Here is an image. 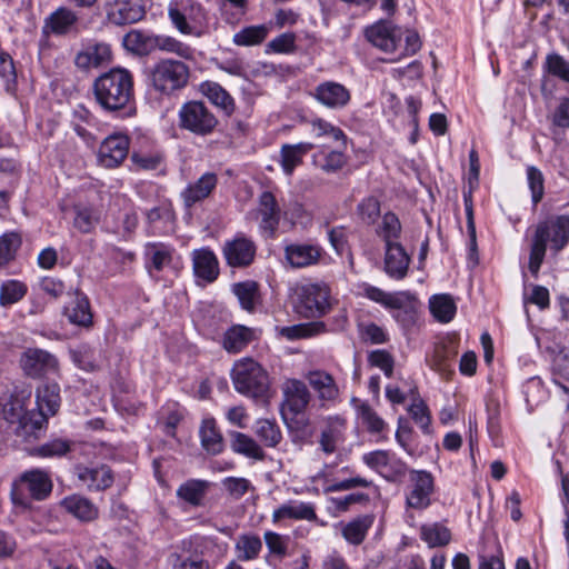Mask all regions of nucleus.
I'll return each instance as SVG.
<instances>
[{"mask_svg": "<svg viewBox=\"0 0 569 569\" xmlns=\"http://www.w3.org/2000/svg\"><path fill=\"white\" fill-rule=\"evenodd\" d=\"M61 507L82 522H90L98 518V507L88 498L80 495H71L62 499Z\"/></svg>", "mask_w": 569, "mask_h": 569, "instance_id": "24", "label": "nucleus"}, {"mask_svg": "<svg viewBox=\"0 0 569 569\" xmlns=\"http://www.w3.org/2000/svg\"><path fill=\"white\" fill-rule=\"evenodd\" d=\"M73 362L84 371L100 369V355L88 346H81L71 352Z\"/></svg>", "mask_w": 569, "mask_h": 569, "instance_id": "44", "label": "nucleus"}, {"mask_svg": "<svg viewBox=\"0 0 569 569\" xmlns=\"http://www.w3.org/2000/svg\"><path fill=\"white\" fill-rule=\"evenodd\" d=\"M322 249L315 244H289L284 248L287 261L293 268H306L318 263Z\"/></svg>", "mask_w": 569, "mask_h": 569, "instance_id": "21", "label": "nucleus"}, {"mask_svg": "<svg viewBox=\"0 0 569 569\" xmlns=\"http://www.w3.org/2000/svg\"><path fill=\"white\" fill-rule=\"evenodd\" d=\"M401 233V223L398 217L392 212H387L382 217L381 223L377 228V234L389 244H398L397 241Z\"/></svg>", "mask_w": 569, "mask_h": 569, "instance_id": "41", "label": "nucleus"}, {"mask_svg": "<svg viewBox=\"0 0 569 569\" xmlns=\"http://www.w3.org/2000/svg\"><path fill=\"white\" fill-rule=\"evenodd\" d=\"M222 486L228 495L236 500L243 497L251 488V483L248 479L238 477H228L223 479Z\"/></svg>", "mask_w": 569, "mask_h": 569, "instance_id": "58", "label": "nucleus"}, {"mask_svg": "<svg viewBox=\"0 0 569 569\" xmlns=\"http://www.w3.org/2000/svg\"><path fill=\"white\" fill-rule=\"evenodd\" d=\"M256 339H258L256 329L236 325L224 333L223 347L228 352L238 353Z\"/></svg>", "mask_w": 569, "mask_h": 569, "instance_id": "28", "label": "nucleus"}, {"mask_svg": "<svg viewBox=\"0 0 569 569\" xmlns=\"http://www.w3.org/2000/svg\"><path fill=\"white\" fill-rule=\"evenodd\" d=\"M256 435L268 447H276L282 438L277 423L269 419H260L256 422Z\"/></svg>", "mask_w": 569, "mask_h": 569, "instance_id": "49", "label": "nucleus"}, {"mask_svg": "<svg viewBox=\"0 0 569 569\" xmlns=\"http://www.w3.org/2000/svg\"><path fill=\"white\" fill-rule=\"evenodd\" d=\"M261 549V539L254 535H242L236 542L238 559L242 561L256 559L259 556Z\"/></svg>", "mask_w": 569, "mask_h": 569, "instance_id": "43", "label": "nucleus"}, {"mask_svg": "<svg viewBox=\"0 0 569 569\" xmlns=\"http://www.w3.org/2000/svg\"><path fill=\"white\" fill-rule=\"evenodd\" d=\"M569 241V216L550 217L537 224L530 247L529 270L536 277L546 256L547 244L558 253Z\"/></svg>", "mask_w": 569, "mask_h": 569, "instance_id": "2", "label": "nucleus"}, {"mask_svg": "<svg viewBox=\"0 0 569 569\" xmlns=\"http://www.w3.org/2000/svg\"><path fill=\"white\" fill-rule=\"evenodd\" d=\"M130 139L123 133H112L104 138L97 152V162L106 169H114L127 159Z\"/></svg>", "mask_w": 569, "mask_h": 569, "instance_id": "10", "label": "nucleus"}, {"mask_svg": "<svg viewBox=\"0 0 569 569\" xmlns=\"http://www.w3.org/2000/svg\"><path fill=\"white\" fill-rule=\"evenodd\" d=\"M365 34L369 42L386 52L396 51L401 40L400 30L386 20H379L366 28Z\"/></svg>", "mask_w": 569, "mask_h": 569, "instance_id": "15", "label": "nucleus"}, {"mask_svg": "<svg viewBox=\"0 0 569 569\" xmlns=\"http://www.w3.org/2000/svg\"><path fill=\"white\" fill-rule=\"evenodd\" d=\"M370 366L377 367L383 371V373L390 378L393 372V358L386 350H373L368 356Z\"/></svg>", "mask_w": 569, "mask_h": 569, "instance_id": "59", "label": "nucleus"}, {"mask_svg": "<svg viewBox=\"0 0 569 569\" xmlns=\"http://www.w3.org/2000/svg\"><path fill=\"white\" fill-rule=\"evenodd\" d=\"M200 438L202 448L211 453H220L223 449V440L217 428L216 421L211 418L204 419L200 427Z\"/></svg>", "mask_w": 569, "mask_h": 569, "instance_id": "34", "label": "nucleus"}, {"mask_svg": "<svg viewBox=\"0 0 569 569\" xmlns=\"http://www.w3.org/2000/svg\"><path fill=\"white\" fill-rule=\"evenodd\" d=\"M97 218L89 209H81L77 211L73 226L81 232L88 233L92 231L97 224Z\"/></svg>", "mask_w": 569, "mask_h": 569, "instance_id": "64", "label": "nucleus"}, {"mask_svg": "<svg viewBox=\"0 0 569 569\" xmlns=\"http://www.w3.org/2000/svg\"><path fill=\"white\" fill-rule=\"evenodd\" d=\"M358 411L369 432L380 433L385 430V420L368 403L360 405Z\"/></svg>", "mask_w": 569, "mask_h": 569, "instance_id": "55", "label": "nucleus"}, {"mask_svg": "<svg viewBox=\"0 0 569 569\" xmlns=\"http://www.w3.org/2000/svg\"><path fill=\"white\" fill-rule=\"evenodd\" d=\"M218 176L214 172H206L198 180L190 183L182 192L181 198L187 208L207 199L216 189Z\"/></svg>", "mask_w": 569, "mask_h": 569, "instance_id": "18", "label": "nucleus"}, {"mask_svg": "<svg viewBox=\"0 0 569 569\" xmlns=\"http://www.w3.org/2000/svg\"><path fill=\"white\" fill-rule=\"evenodd\" d=\"M230 436L231 448L234 452L256 460H262L264 458L263 450L251 437L241 432H232Z\"/></svg>", "mask_w": 569, "mask_h": 569, "instance_id": "36", "label": "nucleus"}, {"mask_svg": "<svg viewBox=\"0 0 569 569\" xmlns=\"http://www.w3.org/2000/svg\"><path fill=\"white\" fill-rule=\"evenodd\" d=\"M283 519L313 521L317 519V513L311 503L290 501L281 505L272 512L274 523Z\"/></svg>", "mask_w": 569, "mask_h": 569, "instance_id": "29", "label": "nucleus"}, {"mask_svg": "<svg viewBox=\"0 0 569 569\" xmlns=\"http://www.w3.org/2000/svg\"><path fill=\"white\" fill-rule=\"evenodd\" d=\"M360 332L365 341L373 345L385 343L388 340L385 330L373 322L361 326Z\"/></svg>", "mask_w": 569, "mask_h": 569, "instance_id": "63", "label": "nucleus"}, {"mask_svg": "<svg viewBox=\"0 0 569 569\" xmlns=\"http://www.w3.org/2000/svg\"><path fill=\"white\" fill-rule=\"evenodd\" d=\"M77 476L90 491H103L110 488L114 480L111 469L106 465L92 468L78 467Z\"/></svg>", "mask_w": 569, "mask_h": 569, "instance_id": "19", "label": "nucleus"}, {"mask_svg": "<svg viewBox=\"0 0 569 569\" xmlns=\"http://www.w3.org/2000/svg\"><path fill=\"white\" fill-rule=\"evenodd\" d=\"M269 29L264 24L250 26L233 34L232 41L239 47L257 46L264 41Z\"/></svg>", "mask_w": 569, "mask_h": 569, "instance_id": "40", "label": "nucleus"}, {"mask_svg": "<svg viewBox=\"0 0 569 569\" xmlns=\"http://www.w3.org/2000/svg\"><path fill=\"white\" fill-rule=\"evenodd\" d=\"M111 58L110 47L106 43H96L88 46L80 51L74 59V63L78 68L87 70L90 68H97L108 62Z\"/></svg>", "mask_w": 569, "mask_h": 569, "instance_id": "30", "label": "nucleus"}, {"mask_svg": "<svg viewBox=\"0 0 569 569\" xmlns=\"http://www.w3.org/2000/svg\"><path fill=\"white\" fill-rule=\"evenodd\" d=\"M316 98L329 108H342L349 102L350 92L345 86L328 81L317 87Z\"/></svg>", "mask_w": 569, "mask_h": 569, "instance_id": "26", "label": "nucleus"}, {"mask_svg": "<svg viewBox=\"0 0 569 569\" xmlns=\"http://www.w3.org/2000/svg\"><path fill=\"white\" fill-rule=\"evenodd\" d=\"M222 252L229 266L241 268L253 261L256 246L246 237H237L224 243Z\"/></svg>", "mask_w": 569, "mask_h": 569, "instance_id": "16", "label": "nucleus"}, {"mask_svg": "<svg viewBox=\"0 0 569 569\" xmlns=\"http://www.w3.org/2000/svg\"><path fill=\"white\" fill-rule=\"evenodd\" d=\"M203 94L217 107L231 113L234 108V102L231 96L216 82H204L201 84Z\"/></svg>", "mask_w": 569, "mask_h": 569, "instance_id": "37", "label": "nucleus"}, {"mask_svg": "<svg viewBox=\"0 0 569 569\" xmlns=\"http://www.w3.org/2000/svg\"><path fill=\"white\" fill-rule=\"evenodd\" d=\"M325 330L323 323L317 322L312 325H299L292 326L283 329V333L289 339H298V338H307L315 333L321 332Z\"/></svg>", "mask_w": 569, "mask_h": 569, "instance_id": "62", "label": "nucleus"}, {"mask_svg": "<svg viewBox=\"0 0 569 569\" xmlns=\"http://www.w3.org/2000/svg\"><path fill=\"white\" fill-rule=\"evenodd\" d=\"M208 487L209 485L204 480L190 479L180 485L177 489V497L191 506H201Z\"/></svg>", "mask_w": 569, "mask_h": 569, "instance_id": "35", "label": "nucleus"}, {"mask_svg": "<svg viewBox=\"0 0 569 569\" xmlns=\"http://www.w3.org/2000/svg\"><path fill=\"white\" fill-rule=\"evenodd\" d=\"M106 12L108 20L116 26L136 23L146 14L140 0H112L107 3Z\"/></svg>", "mask_w": 569, "mask_h": 569, "instance_id": "13", "label": "nucleus"}, {"mask_svg": "<svg viewBox=\"0 0 569 569\" xmlns=\"http://www.w3.org/2000/svg\"><path fill=\"white\" fill-rule=\"evenodd\" d=\"M264 541L269 552L283 558L287 555L289 538L273 531L264 532Z\"/></svg>", "mask_w": 569, "mask_h": 569, "instance_id": "60", "label": "nucleus"}, {"mask_svg": "<svg viewBox=\"0 0 569 569\" xmlns=\"http://www.w3.org/2000/svg\"><path fill=\"white\" fill-rule=\"evenodd\" d=\"M409 491L406 496L408 508L422 510L430 506L435 492V478L427 470L409 471Z\"/></svg>", "mask_w": 569, "mask_h": 569, "instance_id": "9", "label": "nucleus"}, {"mask_svg": "<svg viewBox=\"0 0 569 569\" xmlns=\"http://www.w3.org/2000/svg\"><path fill=\"white\" fill-rule=\"evenodd\" d=\"M310 387L321 401L333 402L339 397V388L335 378L323 370H312L306 375Z\"/></svg>", "mask_w": 569, "mask_h": 569, "instance_id": "22", "label": "nucleus"}, {"mask_svg": "<svg viewBox=\"0 0 569 569\" xmlns=\"http://www.w3.org/2000/svg\"><path fill=\"white\" fill-rule=\"evenodd\" d=\"M430 310L440 322H449L456 313V305L449 295H436L430 299Z\"/></svg>", "mask_w": 569, "mask_h": 569, "instance_id": "42", "label": "nucleus"}, {"mask_svg": "<svg viewBox=\"0 0 569 569\" xmlns=\"http://www.w3.org/2000/svg\"><path fill=\"white\" fill-rule=\"evenodd\" d=\"M233 293L244 310L252 311L258 299V284L253 281L233 284Z\"/></svg>", "mask_w": 569, "mask_h": 569, "instance_id": "48", "label": "nucleus"}, {"mask_svg": "<svg viewBox=\"0 0 569 569\" xmlns=\"http://www.w3.org/2000/svg\"><path fill=\"white\" fill-rule=\"evenodd\" d=\"M409 263L410 257L400 243L386 247L385 271L389 277L397 280L403 279Z\"/></svg>", "mask_w": 569, "mask_h": 569, "instance_id": "23", "label": "nucleus"}, {"mask_svg": "<svg viewBox=\"0 0 569 569\" xmlns=\"http://www.w3.org/2000/svg\"><path fill=\"white\" fill-rule=\"evenodd\" d=\"M77 22L78 16L74 11L60 7L46 19L43 30L54 34H66Z\"/></svg>", "mask_w": 569, "mask_h": 569, "instance_id": "32", "label": "nucleus"}, {"mask_svg": "<svg viewBox=\"0 0 569 569\" xmlns=\"http://www.w3.org/2000/svg\"><path fill=\"white\" fill-rule=\"evenodd\" d=\"M466 217H467V231L470 239L469 242V257L475 263L478 262V247H477V233L473 216V204L471 199V192L463 193Z\"/></svg>", "mask_w": 569, "mask_h": 569, "instance_id": "47", "label": "nucleus"}, {"mask_svg": "<svg viewBox=\"0 0 569 569\" xmlns=\"http://www.w3.org/2000/svg\"><path fill=\"white\" fill-rule=\"evenodd\" d=\"M363 295L386 309L395 310V318L402 325L413 322L418 301L409 291L387 292L378 287L365 284Z\"/></svg>", "mask_w": 569, "mask_h": 569, "instance_id": "6", "label": "nucleus"}, {"mask_svg": "<svg viewBox=\"0 0 569 569\" xmlns=\"http://www.w3.org/2000/svg\"><path fill=\"white\" fill-rule=\"evenodd\" d=\"M421 538L429 547H441L449 543L451 535L448 528L440 523L425 525L421 527Z\"/></svg>", "mask_w": 569, "mask_h": 569, "instance_id": "45", "label": "nucleus"}, {"mask_svg": "<svg viewBox=\"0 0 569 569\" xmlns=\"http://www.w3.org/2000/svg\"><path fill=\"white\" fill-rule=\"evenodd\" d=\"M545 69L548 73L569 82V61L558 53H549L546 57Z\"/></svg>", "mask_w": 569, "mask_h": 569, "instance_id": "54", "label": "nucleus"}, {"mask_svg": "<svg viewBox=\"0 0 569 569\" xmlns=\"http://www.w3.org/2000/svg\"><path fill=\"white\" fill-rule=\"evenodd\" d=\"M413 421L428 433L430 431L431 417L427 405L421 400H415L408 408Z\"/></svg>", "mask_w": 569, "mask_h": 569, "instance_id": "56", "label": "nucleus"}, {"mask_svg": "<svg viewBox=\"0 0 569 569\" xmlns=\"http://www.w3.org/2000/svg\"><path fill=\"white\" fill-rule=\"evenodd\" d=\"M217 124L216 116L201 101H188L179 110L180 128L194 134H210Z\"/></svg>", "mask_w": 569, "mask_h": 569, "instance_id": "8", "label": "nucleus"}, {"mask_svg": "<svg viewBox=\"0 0 569 569\" xmlns=\"http://www.w3.org/2000/svg\"><path fill=\"white\" fill-rule=\"evenodd\" d=\"M168 17L172 26L184 36L201 37L208 27V13L204 8L189 0L187 3H179L172 0L168 6Z\"/></svg>", "mask_w": 569, "mask_h": 569, "instance_id": "5", "label": "nucleus"}, {"mask_svg": "<svg viewBox=\"0 0 569 569\" xmlns=\"http://www.w3.org/2000/svg\"><path fill=\"white\" fill-rule=\"evenodd\" d=\"M231 378L234 389L257 400H266L270 389L268 372L252 358H242L233 365Z\"/></svg>", "mask_w": 569, "mask_h": 569, "instance_id": "3", "label": "nucleus"}, {"mask_svg": "<svg viewBox=\"0 0 569 569\" xmlns=\"http://www.w3.org/2000/svg\"><path fill=\"white\" fill-rule=\"evenodd\" d=\"M27 293V286L18 280L4 281L0 287V306L9 307L19 302Z\"/></svg>", "mask_w": 569, "mask_h": 569, "instance_id": "46", "label": "nucleus"}, {"mask_svg": "<svg viewBox=\"0 0 569 569\" xmlns=\"http://www.w3.org/2000/svg\"><path fill=\"white\" fill-rule=\"evenodd\" d=\"M189 67L174 59H161L149 70L148 79L151 87L163 96H171L188 83Z\"/></svg>", "mask_w": 569, "mask_h": 569, "instance_id": "4", "label": "nucleus"}, {"mask_svg": "<svg viewBox=\"0 0 569 569\" xmlns=\"http://www.w3.org/2000/svg\"><path fill=\"white\" fill-rule=\"evenodd\" d=\"M36 402L43 421L54 416L61 405L60 387L56 382L43 383L37 388Z\"/></svg>", "mask_w": 569, "mask_h": 569, "instance_id": "20", "label": "nucleus"}, {"mask_svg": "<svg viewBox=\"0 0 569 569\" xmlns=\"http://www.w3.org/2000/svg\"><path fill=\"white\" fill-rule=\"evenodd\" d=\"M342 440V435L337 423H329L320 433L319 445L321 450L327 453H333L338 443Z\"/></svg>", "mask_w": 569, "mask_h": 569, "instance_id": "52", "label": "nucleus"}, {"mask_svg": "<svg viewBox=\"0 0 569 569\" xmlns=\"http://www.w3.org/2000/svg\"><path fill=\"white\" fill-rule=\"evenodd\" d=\"M156 34L141 30H131L124 37L126 46L133 52L147 54L154 51Z\"/></svg>", "mask_w": 569, "mask_h": 569, "instance_id": "39", "label": "nucleus"}, {"mask_svg": "<svg viewBox=\"0 0 569 569\" xmlns=\"http://www.w3.org/2000/svg\"><path fill=\"white\" fill-rule=\"evenodd\" d=\"M157 49L176 53L184 59H189L192 56V51L187 44L170 36H156L154 50Z\"/></svg>", "mask_w": 569, "mask_h": 569, "instance_id": "50", "label": "nucleus"}, {"mask_svg": "<svg viewBox=\"0 0 569 569\" xmlns=\"http://www.w3.org/2000/svg\"><path fill=\"white\" fill-rule=\"evenodd\" d=\"M193 270L197 277L212 282L219 274L218 260L214 253L208 249L193 252Z\"/></svg>", "mask_w": 569, "mask_h": 569, "instance_id": "33", "label": "nucleus"}, {"mask_svg": "<svg viewBox=\"0 0 569 569\" xmlns=\"http://www.w3.org/2000/svg\"><path fill=\"white\" fill-rule=\"evenodd\" d=\"M20 366L23 372L31 378H40L59 371L58 359L50 352L38 348L27 349L20 358Z\"/></svg>", "mask_w": 569, "mask_h": 569, "instance_id": "12", "label": "nucleus"}, {"mask_svg": "<svg viewBox=\"0 0 569 569\" xmlns=\"http://www.w3.org/2000/svg\"><path fill=\"white\" fill-rule=\"evenodd\" d=\"M97 103L107 112L126 109L133 98V76L121 67H114L93 82Z\"/></svg>", "mask_w": 569, "mask_h": 569, "instance_id": "1", "label": "nucleus"}, {"mask_svg": "<svg viewBox=\"0 0 569 569\" xmlns=\"http://www.w3.org/2000/svg\"><path fill=\"white\" fill-rule=\"evenodd\" d=\"M310 133L320 141L318 146L330 147L331 143L341 147L347 146V137L343 131L325 120L318 119L312 121L310 124Z\"/></svg>", "mask_w": 569, "mask_h": 569, "instance_id": "31", "label": "nucleus"}, {"mask_svg": "<svg viewBox=\"0 0 569 569\" xmlns=\"http://www.w3.org/2000/svg\"><path fill=\"white\" fill-rule=\"evenodd\" d=\"M295 307L306 318L322 317L330 309V289L326 283H303L293 289Z\"/></svg>", "mask_w": 569, "mask_h": 569, "instance_id": "7", "label": "nucleus"}, {"mask_svg": "<svg viewBox=\"0 0 569 569\" xmlns=\"http://www.w3.org/2000/svg\"><path fill=\"white\" fill-rule=\"evenodd\" d=\"M281 390L283 396L281 413L284 419L288 415L296 417L306 411L311 400V393L303 381L293 378L287 379Z\"/></svg>", "mask_w": 569, "mask_h": 569, "instance_id": "11", "label": "nucleus"}, {"mask_svg": "<svg viewBox=\"0 0 569 569\" xmlns=\"http://www.w3.org/2000/svg\"><path fill=\"white\" fill-rule=\"evenodd\" d=\"M20 246L21 237L16 232H8L0 237V267L14 259Z\"/></svg>", "mask_w": 569, "mask_h": 569, "instance_id": "51", "label": "nucleus"}, {"mask_svg": "<svg viewBox=\"0 0 569 569\" xmlns=\"http://www.w3.org/2000/svg\"><path fill=\"white\" fill-rule=\"evenodd\" d=\"M527 178L529 188L531 190L532 202L537 204L541 201L545 193L542 172L536 167L531 166L527 169Z\"/></svg>", "mask_w": 569, "mask_h": 569, "instance_id": "57", "label": "nucleus"}, {"mask_svg": "<svg viewBox=\"0 0 569 569\" xmlns=\"http://www.w3.org/2000/svg\"><path fill=\"white\" fill-rule=\"evenodd\" d=\"M70 450L68 441L54 439L34 449V453L40 457L63 456Z\"/></svg>", "mask_w": 569, "mask_h": 569, "instance_id": "61", "label": "nucleus"}, {"mask_svg": "<svg viewBox=\"0 0 569 569\" xmlns=\"http://www.w3.org/2000/svg\"><path fill=\"white\" fill-rule=\"evenodd\" d=\"M64 315L76 326L90 328L93 323V316L88 298L77 291L68 306L64 307Z\"/></svg>", "mask_w": 569, "mask_h": 569, "instance_id": "25", "label": "nucleus"}, {"mask_svg": "<svg viewBox=\"0 0 569 569\" xmlns=\"http://www.w3.org/2000/svg\"><path fill=\"white\" fill-rule=\"evenodd\" d=\"M369 525L367 519H355L342 528V536L348 542L360 545L367 535Z\"/></svg>", "mask_w": 569, "mask_h": 569, "instance_id": "53", "label": "nucleus"}, {"mask_svg": "<svg viewBox=\"0 0 569 569\" xmlns=\"http://www.w3.org/2000/svg\"><path fill=\"white\" fill-rule=\"evenodd\" d=\"M19 482L26 485L33 500H46L52 492L53 483L49 473L41 469H32L20 476Z\"/></svg>", "mask_w": 569, "mask_h": 569, "instance_id": "17", "label": "nucleus"}, {"mask_svg": "<svg viewBox=\"0 0 569 569\" xmlns=\"http://www.w3.org/2000/svg\"><path fill=\"white\" fill-rule=\"evenodd\" d=\"M280 212L276 197L269 191H263L259 197L258 208L250 212V217L260 219L261 230L272 236L279 226Z\"/></svg>", "mask_w": 569, "mask_h": 569, "instance_id": "14", "label": "nucleus"}, {"mask_svg": "<svg viewBox=\"0 0 569 569\" xmlns=\"http://www.w3.org/2000/svg\"><path fill=\"white\" fill-rule=\"evenodd\" d=\"M316 143L300 142L296 144H282L280 149V164L287 176H291L295 169L303 161V157L313 148Z\"/></svg>", "mask_w": 569, "mask_h": 569, "instance_id": "27", "label": "nucleus"}, {"mask_svg": "<svg viewBox=\"0 0 569 569\" xmlns=\"http://www.w3.org/2000/svg\"><path fill=\"white\" fill-rule=\"evenodd\" d=\"M172 252L173 250L162 242H149L144 247V254L157 271L170 264Z\"/></svg>", "mask_w": 569, "mask_h": 569, "instance_id": "38", "label": "nucleus"}]
</instances>
